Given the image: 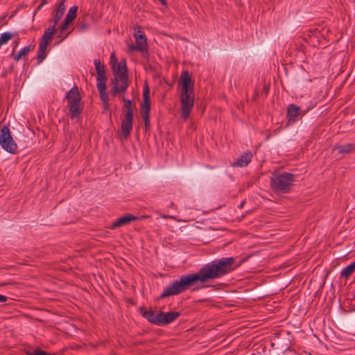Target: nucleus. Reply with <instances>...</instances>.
<instances>
[{"label":"nucleus","mask_w":355,"mask_h":355,"mask_svg":"<svg viewBox=\"0 0 355 355\" xmlns=\"http://www.w3.org/2000/svg\"><path fill=\"white\" fill-rule=\"evenodd\" d=\"M235 261L234 257H222L205 264L196 273L182 275L164 288L159 299L178 295L198 282L205 284L210 280L221 278L236 268Z\"/></svg>","instance_id":"obj_1"},{"label":"nucleus","mask_w":355,"mask_h":355,"mask_svg":"<svg viewBox=\"0 0 355 355\" xmlns=\"http://www.w3.org/2000/svg\"><path fill=\"white\" fill-rule=\"evenodd\" d=\"M181 91L180 94L182 118L187 120L194 105V82L187 71L181 73Z\"/></svg>","instance_id":"obj_2"},{"label":"nucleus","mask_w":355,"mask_h":355,"mask_svg":"<svg viewBox=\"0 0 355 355\" xmlns=\"http://www.w3.org/2000/svg\"><path fill=\"white\" fill-rule=\"evenodd\" d=\"M111 62L116 59L115 54H111ZM113 78L111 80L112 87L111 93L113 96H116L119 93H125L129 86L128 82V69L125 59H121L117 63L115 60L112 63Z\"/></svg>","instance_id":"obj_3"},{"label":"nucleus","mask_w":355,"mask_h":355,"mask_svg":"<svg viewBox=\"0 0 355 355\" xmlns=\"http://www.w3.org/2000/svg\"><path fill=\"white\" fill-rule=\"evenodd\" d=\"M295 175L288 172H274L270 178V187L276 192L288 193L291 191Z\"/></svg>","instance_id":"obj_4"},{"label":"nucleus","mask_w":355,"mask_h":355,"mask_svg":"<svg viewBox=\"0 0 355 355\" xmlns=\"http://www.w3.org/2000/svg\"><path fill=\"white\" fill-rule=\"evenodd\" d=\"M0 146L8 153L15 154L17 145L14 141L9 128L4 125L0 130Z\"/></svg>","instance_id":"obj_5"},{"label":"nucleus","mask_w":355,"mask_h":355,"mask_svg":"<svg viewBox=\"0 0 355 355\" xmlns=\"http://www.w3.org/2000/svg\"><path fill=\"white\" fill-rule=\"evenodd\" d=\"M134 36L136 40V44H131L128 46L129 51H140L144 52L147 51V42L146 37L143 31L141 30L140 27L138 29H135Z\"/></svg>","instance_id":"obj_6"},{"label":"nucleus","mask_w":355,"mask_h":355,"mask_svg":"<svg viewBox=\"0 0 355 355\" xmlns=\"http://www.w3.org/2000/svg\"><path fill=\"white\" fill-rule=\"evenodd\" d=\"M305 114L304 111H302L300 106L295 104H289L287 107L286 119L287 125H293L298 119H301Z\"/></svg>","instance_id":"obj_7"},{"label":"nucleus","mask_w":355,"mask_h":355,"mask_svg":"<svg viewBox=\"0 0 355 355\" xmlns=\"http://www.w3.org/2000/svg\"><path fill=\"white\" fill-rule=\"evenodd\" d=\"M139 313L150 323L160 326L161 325V311L146 310L144 306L139 309Z\"/></svg>","instance_id":"obj_8"},{"label":"nucleus","mask_w":355,"mask_h":355,"mask_svg":"<svg viewBox=\"0 0 355 355\" xmlns=\"http://www.w3.org/2000/svg\"><path fill=\"white\" fill-rule=\"evenodd\" d=\"M134 116L124 115L121 121V139H127L132 130Z\"/></svg>","instance_id":"obj_9"},{"label":"nucleus","mask_w":355,"mask_h":355,"mask_svg":"<svg viewBox=\"0 0 355 355\" xmlns=\"http://www.w3.org/2000/svg\"><path fill=\"white\" fill-rule=\"evenodd\" d=\"M80 101L78 99L72 100L67 102L70 118L73 119H78L83 112V107L80 106Z\"/></svg>","instance_id":"obj_10"},{"label":"nucleus","mask_w":355,"mask_h":355,"mask_svg":"<svg viewBox=\"0 0 355 355\" xmlns=\"http://www.w3.org/2000/svg\"><path fill=\"white\" fill-rule=\"evenodd\" d=\"M181 313L179 311H170V312H164L161 311V325L160 326H166L176 319H178L180 316Z\"/></svg>","instance_id":"obj_11"},{"label":"nucleus","mask_w":355,"mask_h":355,"mask_svg":"<svg viewBox=\"0 0 355 355\" xmlns=\"http://www.w3.org/2000/svg\"><path fill=\"white\" fill-rule=\"evenodd\" d=\"M78 7L74 6L69 8L67 16L64 20L62 25L61 26L60 32L62 33L67 28L69 25L76 19L77 16Z\"/></svg>","instance_id":"obj_12"},{"label":"nucleus","mask_w":355,"mask_h":355,"mask_svg":"<svg viewBox=\"0 0 355 355\" xmlns=\"http://www.w3.org/2000/svg\"><path fill=\"white\" fill-rule=\"evenodd\" d=\"M138 218L132 215L126 214L121 218H119L110 226V229H116L130 223L132 221L136 220Z\"/></svg>","instance_id":"obj_13"},{"label":"nucleus","mask_w":355,"mask_h":355,"mask_svg":"<svg viewBox=\"0 0 355 355\" xmlns=\"http://www.w3.org/2000/svg\"><path fill=\"white\" fill-rule=\"evenodd\" d=\"M252 157V153H250V151L248 150L247 152L244 153L242 155H241V157L238 158L236 162L232 164V166L237 167L246 166L251 162Z\"/></svg>","instance_id":"obj_14"},{"label":"nucleus","mask_w":355,"mask_h":355,"mask_svg":"<svg viewBox=\"0 0 355 355\" xmlns=\"http://www.w3.org/2000/svg\"><path fill=\"white\" fill-rule=\"evenodd\" d=\"M64 1L65 0L61 1L58 5L57 10L53 12V24L52 27H54L55 28L64 12Z\"/></svg>","instance_id":"obj_15"},{"label":"nucleus","mask_w":355,"mask_h":355,"mask_svg":"<svg viewBox=\"0 0 355 355\" xmlns=\"http://www.w3.org/2000/svg\"><path fill=\"white\" fill-rule=\"evenodd\" d=\"M334 149L337 150L340 154H349L355 152V143L336 144Z\"/></svg>","instance_id":"obj_16"},{"label":"nucleus","mask_w":355,"mask_h":355,"mask_svg":"<svg viewBox=\"0 0 355 355\" xmlns=\"http://www.w3.org/2000/svg\"><path fill=\"white\" fill-rule=\"evenodd\" d=\"M143 97L144 102L141 105V107L150 109V89L146 83L144 87Z\"/></svg>","instance_id":"obj_17"},{"label":"nucleus","mask_w":355,"mask_h":355,"mask_svg":"<svg viewBox=\"0 0 355 355\" xmlns=\"http://www.w3.org/2000/svg\"><path fill=\"white\" fill-rule=\"evenodd\" d=\"M47 46L48 44H46V42H40L37 55V60L39 64L46 57V50Z\"/></svg>","instance_id":"obj_18"},{"label":"nucleus","mask_w":355,"mask_h":355,"mask_svg":"<svg viewBox=\"0 0 355 355\" xmlns=\"http://www.w3.org/2000/svg\"><path fill=\"white\" fill-rule=\"evenodd\" d=\"M65 98L67 100V102L72 101V100L74 99L81 100L78 87L76 85H74L69 91L67 92Z\"/></svg>","instance_id":"obj_19"},{"label":"nucleus","mask_w":355,"mask_h":355,"mask_svg":"<svg viewBox=\"0 0 355 355\" xmlns=\"http://www.w3.org/2000/svg\"><path fill=\"white\" fill-rule=\"evenodd\" d=\"M97 89L107 88V77L105 76V71L103 73H97Z\"/></svg>","instance_id":"obj_20"},{"label":"nucleus","mask_w":355,"mask_h":355,"mask_svg":"<svg viewBox=\"0 0 355 355\" xmlns=\"http://www.w3.org/2000/svg\"><path fill=\"white\" fill-rule=\"evenodd\" d=\"M121 101L124 102L123 109L126 111L125 115L134 116L132 101L126 99L124 96L122 97Z\"/></svg>","instance_id":"obj_21"},{"label":"nucleus","mask_w":355,"mask_h":355,"mask_svg":"<svg viewBox=\"0 0 355 355\" xmlns=\"http://www.w3.org/2000/svg\"><path fill=\"white\" fill-rule=\"evenodd\" d=\"M355 271V261L350 263L347 266H346L345 268L343 269V270L340 272V277L347 278L350 275H352V273Z\"/></svg>","instance_id":"obj_22"},{"label":"nucleus","mask_w":355,"mask_h":355,"mask_svg":"<svg viewBox=\"0 0 355 355\" xmlns=\"http://www.w3.org/2000/svg\"><path fill=\"white\" fill-rule=\"evenodd\" d=\"M55 31V28L54 27H49L47 30L44 31V35L42 37V40L40 42H46V43L49 44V42L50 40H51Z\"/></svg>","instance_id":"obj_23"},{"label":"nucleus","mask_w":355,"mask_h":355,"mask_svg":"<svg viewBox=\"0 0 355 355\" xmlns=\"http://www.w3.org/2000/svg\"><path fill=\"white\" fill-rule=\"evenodd\" d=\"M31 51V46L24 47L19 51L18 54L14 55V59L19 61L21 58L25 57Z\"/></svg>","instance_id":"obj_24"},{"label":"nucleus","mask_w":355,"mask_h":355,"mask_svg":"<svg viewBox=\"0 0 355 355\" xmlns=\"http://www.w3.org/2000/svg\"><path fill=\"white\" fill-rule=\"evenodd\" d=\"M13 37V34L10 32H5L2 33L0 36V47L6 44L8 40H11Z\"/></svg>","instance_id":"obj_25"},{"label":"nucleus","mask_w":355,"mask_h":355,"mask_svg":"<svg viewBox=\"0 0 355 355\" xmlns=\"http://www.w3.org/2000/svg\"><path fill=\"white\" fill-rule=\"evenodd\" d=\"M94 65L97 73L105 71L104 64L101 62L99 59L94 60Z\"/></svg>","instance_id":"obj_26"},{"label":"nucleus","mask_w":355,"mask_h":355,"mask_svg":"<svg viewBox=\"0 0 355 355\" xmlns=\"http://www.w3.org/2000/svg\"><path fill=\"white\" fill-rule=\"evenodd\" d=\"M106 89L107 88L98 89L101 100L103 101V103L109 101L108 96L106 94Z\"/></svg>","instance_id":"obj_27"},{"label":"nucleus","mask_w":355,"mask_h":355,"mask_svg":"<svg viewBox=\"0 0 355 355\" xmlns=\"http://www.w3.org/2000/svg\"><path fill=\"white\" fill-rule=\"evenodd\" d=\"M150 109L141 107V116L142 119L150 117Z\"/></svg>","instance_id":"obj_28"},{"label":"nucleus","mask_w":355,"mask_h":355,"mask_svg":"<svg viewBox=\"0 0 355 355\" xmlns=\"http://www.w3.org/2000/svg\"><path fill=\"white\" fill-rule=\"evenodd\" d=\"M88 27H89V24H88V23H87V22H86L85 21H82V22L79 24V26H78V28L80 31L83 32V31H85L88 28Z\"/></svg>","instance_id":"obj_29"},{"label":"nucleus","mask_w":355,"mask_h":355,"mask_svg":"<svg viewBox=\"0 0 355 355\" xmlns=\"http://www.w3.org/2000/svg\"><path fill=\"white\" fill-rule=\"evenodd\" d=\"M144 121V128L146 132L148 131L150 128V117L149 118H145L143 119Z\"/></svg>","instance_id":"obj_30"},{"label":"nucleus","mask_w":355,"mask_h":355,"mask_svg":"<svg viewBox=\"0 0 355 355\" xmlns=\"http://www.w3.org/2000/svg\"><path fill=\"white\" fill-rule=\"evenodd\" d=\"M39 351H40V349L37 348V349H35L34 350H29V351H27L26 353L28 355H39Z\"/></svg>","instance_id":"obj_31"},{"label":"nucleus","mask_w":355,"mask_h":355,"mask_svg":"<svg viewBox=\"0 0 355 355\" xmlns=\"http://www.w3.org/2000/svg\"><path fill=\"white\" fill-rule=\"evenodd\" d=\"M7 300L8 298L6 296L0 294V302L4 303Z\"/></svg>","instance_id":"obj_32"},{"label":"nucleus","mask_w":355,"mask_h":355,"mask_svg":"<svg viewBox=\"0 0 355 355\" xmlns=\"http://www.w3.org/2000/svg\"><path fill=\"white\" fill-rule=\"evenodd\" d=\"M39 355H51L47 352H46L45 351H43L42 349H40V351H39Z\"/></svg>","instance_id":"obj_33"},{"label":"nucleus","mask_w":355,"mask_h":355,"mask_svg":"<svg viewBox=\"0 0 355 355\" xmlns=\"http://www.w3.org/2000/svg\"><path fill=\"white\" fill-rule=\"evenodd\" d=\"M103 104L104 110H107L109 108V101L103 102Z\"/></svg>","instance_id":"obj_34"},{"label":"nucleus","mask_w":355,"mask_h":355,"mask_svg":"<svg viewBox=\"0 0 355 355\" xmlns=\"http://www.w3.org/2000/svg\"><path fill=\"white\" fill-rule=\"evenodd\" d=\"M245 201H242L240 205L238 206V207L239 209H242L243 207V205H245Z\"/></svg>","instance_id":"obj_35"},{"label":"nucleus","mask_w":355,"mask_h":355,"mask_svg":"<svg viewBox=\"0 0 355 355\" xmlns=\"http://www.w3.org/2000/svg\"><path fill=\"white\" fill-rule=\"evenodd\" d=\"M18 44H19V40H17L15 42V46L13 47V52L15 51V48L17 46Z\"/></svg>","instance_id":"obj_36"},{"label":"nucleus","mask_w":355,"mask_h":355,"mask_svg":"<svg viewBox=\"0 0 355 355\" xmlns=\"http://www.w3.org/2000/svg\"><path fill=\"white\" fill-rule=\"evenodd\" d=\"M40 3H41V6L45 5L46 3V0H42Z\"/></svg>","instance_id":"obj_37"},{"label":"nucleus","mask_w":355,"mask_h":355,"mask_svg":"<svg viewBox=\"0 0 355 355\" xmlns=\"http://www.w3.org/2000/svg\"><path fill=\"white\" fill-rule=\"evenodd\" d=\"M210 286H211L210 285L206 284V285H204V286H202V288H209V287H210Z\"/></svg>","instance_id":"obj_38"},{"label":"nucleus","mask_w":355,"mask_h":355,"mask_svg":"<svg viewBox=\"0 0 355 355\" xmlns=\"http://www.w3.org/2000/svg\"><path fill=\"white\" fill-rule=\"evenodd\" d=\"M43 6H41V3L38 6L37 8V10L41 9V8Z\"/></svg>","instance_id":"obj_39"},{"label":"nucleus","mask_w":355,"mask_h":355,"mask_svg":"<svg viewBox=\"0 0 355 355\" xmlns=\"http://www.w3.org/2000/svg\"><path fill=\"white\" fill-rule=\"evenodd\" d=\"M112 112H110V117H111Z\"/></svg>","instance_id":"obj_40"}]
</instances>
